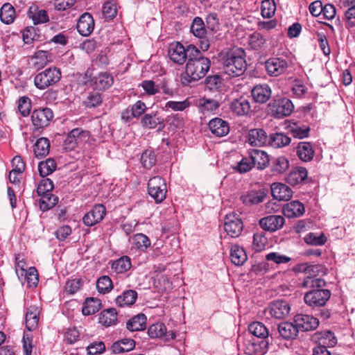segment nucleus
I'll return each instance as SVG.
<instances>
[{"instance_id":"obj_32","label":"nucleus","mask_w":355,"mask_h":355,"mask_svg":"<svg viewBox=\"0 0 355 355\" xmlns=\"http://www.w3.org/2000/svg\"><path fill=\"white\" fill-rule=\"evenodd\" d=\"M308 175L307 170L304 167H297L291 171L286 178L288 184L295 186L304 182Z\"/></svg>"},{"instance_id":"obj_11","label":"nucleus","mask_w":355,"mask_h":355,"mask_svg":"<svg viewBox=\"0 0 355 355\" xmlns=\"http://www.w3.org/2000/svg\"><path fill=\"white\" fill-rule=\"evenodd\" d=\"M287 68V60L282 58H270L265 62V69L270 76H279L284 73Z\"/></svg>"},{"instance_id":"obj_51","label":"nucleus","mask_w":355,"mask_h":355,"mask_svg":"<svg viewBox=\"0 0 355 355\" xmlns=\"http://www.w3.org/2000/svg\"><path fill=\"white\" fill-rule=\"evenodd\" d=\"M191 32L197 37L203 38L206 35V28L202 18L196 17L190 27Z\"/></svg>"},{"instance_id":"obj_9","label":"nucleus","mask_w":355,"mask_h":355,"mask_svg":"<svg viewBox=\"0 0 355 355\" xmlns=\"http://www.w3.org/2000/svg\"><path fill=\"white\" fill-rule=\"evenodd\" d=\"M224 229L231 237L236 238L241 235L243 224L239 216L233 212L225 216Z\"/></svg>"},{"instance_id":"obj_15","label":"nucleus","mask_w":355,"mask_h":355,"mask_svg":"<svg viewBox=\"0 0 355 355\" xmlns=\"http://www.w3.org/2000/svg\"><path fill=\"white\" fill-rule=\"evenodd\" d=\"M141 125L150 130L157 128L158 131H162L165 127L164 119L157 112L144 114L141 119Z\"/></svg>"},{"instance_id":"obj_20","label":"nucleus","mask_w":355,"mask_h":355,"mask_svg":"<svg viewBox=\"0 0 355 355\" xmlns=\"http://www.w3.org/2000/svg\"><path fill=\"white\" fill-rule=\"evenodd\" d=\"M266 132L262 128H254L248 131V141L253 146H263L268 144Z\"/></svg>"},{"instance_id":"obj_49","label":"nucleus","mask_w":355,"mask_h":355,"mask_svg":"<svg viewBox=\"0 0 355 355\" xmlns=\"http://www.w3.org/2000/svg\"><path fill=\"white\" fill-rule=\"evenodd\" d=\"M15 13L14 7L11 4L4 3L0 10V19L3 23L10 24L14 21Z\"/></svg>"},{"instance_id":"obj_37","label":"nucleus","mask_w":355,"mask_h":355,"mask_svg":"<svg viewBox=\"0 0 355 355\" xmlns=\"http://www.w3.org/2000/svg\"><path fill=\"white\" fill-rule=\"evenodd\" d=\"M137 298V293L134 290H126L116 299V304L121 307L132 305Z\"/></svg>"},{"instance_id":"obj_7","label":"nucleus","mask_w":355,"mask_h":355,"mask_svg":"<svg viewBox=\"0 0 355 355\" xmlns=\"http://www.w3.org/2000/svg\"><path fill=\"white\" fill-rule=\"evenodd\" d=\"M191 45L189 44L185 47L179 42L171 44L168 50L170 60L180 65L184 64L189 58V47Z\"/></svg>"},{"instance_id":"obj_35","label":"nucleus","mask_w":355,"mask_h":355,"mask_svg":"<svg viewBox=\"0 0 355 355\" xmlns=\"http://www.w3.org/2000/svg\"><path fill=\"white\" fill-rule=\"evenodd\" d=\"M116 321L117 312L114 308L105 309L99 314L98 322L105 327L114 325Z\"/></svg>"},{"instance_id":"obj_31","label":"nucleus","mask_w":355,"mask_h":355,"mask_svg":"<svg viewBox=\"0 0 355 355\" xmlns=\"http://www.w3.org/2000/svg\"><path fill=\"white\" fill-rule=\"evenodd\" d=\"M230 258L235 266H242L247 261L248 256L245 250L238 245H233L230 249Z\"/></svg>"},{"instance_id":"obj_52","label":"nucleus","mask_w":355,"mask_h":355,"mask_svg":"<svg viewBox=\"0 0 355 355\" xmlns=\"http://www.w3.org/2000/svg\"><path fill=\"white\" fill-rule=\"evenodd\" d=\"M264 196L255 191L241 196V200L247 206L257 205L263 201Z\"/></svg>"},{"instance_id":"obj_43","label":"nucleus","mask_w":355,"mask_h":355,"mask_svg":"<svg viewBox=\"0 0 355 355\" xmlns=\"http://www.w3.org/2000/svg\"><path fill=\"white\" fill-rule=\"evenodd\" d=\"M49 140L46 137H41L37 140L34 145V154L37 158L44 157L49 154Z\"/></svg>"},{"instance_id":"obj_3","label":"nucleus","mask_w":355,"mask_h":355,"mask_svg":"<svg viewBox=\"0 0 355 355\" xmlns=\"http://www.w3.org/2000/svg\"><path fill=\"white\" fill-rule=\"evenodd\" d=\"M245 52L241 48H234L229 51L223 59L224 73L232 77L240 76L247 69Z\"/></svg>"},{"instance_id":"obj_42","label":"nucleus","mask_w":355,"mask_h":355,"mask_svg":"<svg viewBox=\"0 0 355 355\" xmlns=\"http://www.w3.org/2000/svg\"><path fill=\"white\" fill-rule=\"evenodd\" d=\"M16 273L17 276L19 277V276H25V279L27 281V283L28 284L29 286H33L35 287L38 284V274L37 271L35 268L34 267H30L28 270L26 271L25 269H24L22 267L20 268V271L18 270V268H16Z\"/></svg>"},{"instance_id":"obj_55","label":"nucleus","mask_w":355,"mask_h":355,"mask_svg":"<svg viewBox=\"0 0 355 355\" xmlns=\"http://www.w3.org/2000/svg\"><path fill=\"white\" fill-rule=\"evenodd\" d=\"M141 162L146 169H150L157 162L155 153L151 150H145L141 156Z\"/></svg>"},{"instance_id":"obj_24","label":"nucleus","mask_w":355,"mask_h":355,"mask_svg":"<svg viewBox=\"0 0 355 355\" xmlns=\"http://www.w3.org/2000/svg\"><path fill=\"white\" fill-rule=\"evenodd\" d=\"M318 345L325 347H334L337 344V338L334 332L330 330L317 331L313 336Z\"/></svg>"},{"instance_id":"obj_10","label":"nucleus","mask_w":355,"mask_h":355,"mask_svg":"<svg viewBox=\"0 0 355 355\" xmlns=\"http://www.w3.org/2000/svg\"><path fill=\"white\" fill-rule=\"evenodd\" d=\"M290 311V304L284 300H277L272 302L266 309L270 315L276 319L285 318L288 315Z\"/></svg>"},{"instance_id":"obj_16","label":"nucleus","mask_w":355,"mask_h":355,"mask_svg":"<svg viewBox=\"0 0 355 355\" xmlns=\"http://www.w3.org/2000/svg\"><path fill=\"white\" fill-rule=\"evenodd\" d=\"M106 214L105 207L101 205H96L89 212L83 216V223L88 227H92L100 223Z\"/></svg>"},{"instance_id":"obj_38","label":"nucleus","mask_w":355,"mask_h":355,"mask_svg":"<svg viewBox=\"0 0 355 355\" xmlns=\"http://www.w3.org/2000/svg\"><path fill=\"white\" fill-rule=\"evenodd\" d=\"M131 239L132 246L141 252H145L150 247L151 241L150 239L142 233L134 234Z\"/></svg>"},{"instance_id":"obj_58","label":"nucleus","mask_w":355,"mask_h":355,"mask_svg":"<svg viewBox=\"0 0 355 355\" xmlns=\"http://www.w3.org/2000/svg\"><path fill=\"white\" fill-rule=\"evenodd\" d=\"M276 10V4L274 0H263L261 3V15L264 18L272 17Z\"/></svg>"},{"instance_id":"obj_23","label":"nucleus","mask_w":355,"mask_h":355,"mask_svg":"<svg viewBox=\"0 0 355 355\" xmlns=\"http://www.w3.org/2000/svg\"><path fill=\"white\" fill-rule=\"evenodd\" d=\"M92 85L96 90H105L114 83L112 76L107 72H101L92 78Z\"/></svg>"},{"instance_id":"obj_62","label":"nucleus","mask_w":355,"mask_h":355,"mask_svg":"<svg viewBox=\"0 0 355 355\" xmlns=\"http://www.w3.org/2000/svg\"><path fill=\"white\" fill-rule=\"evenodd\" d=\"M206 87L210 91H216L222 85V78L218 74L209 76L205 78Z\"/></svg>"},{"instance_id":"obj_60","label":"nucleus","mask_w":355,"mask_h":355,"mask_svg":"<svg viewBox=\"0 0 355 355\" xmlns=\"http://www.w3.org/2000/svg\"><path fill=\"white\" fill-rule=\"evenodd\" d=\"M39 30L34 26L27 27L23 31V40L24 43L31 44L34 40L39 39Z\"/></svg>"},{"instance_id":"obj_61","label":"nucleus","mask_w":355,"mask_h":355,"mask_svg":"<svg viewBox=\"0 0 355 355\" xmlns=\"http://www.w3.org/2000/svg\"><path fill=\"white\" fill-rule=\"evenodd\" d=\"M253 167V162H252L249 155L248 157H243L233 168L239 173H245L250 171Z\"/></svg>"},{"instance_id":"obj_57","label":"nucleus","mask_w":355,"mask_h":355,"mask_svg":"<svg viewBox=\"0 0 355 355\" xmlns=\"http://www.w3.org/2000/svg\"><path fill=\"white\" fill-rule=\"evenodd\" d=\"M248 43L252 49L258 50L263 47L266 39L261 33L254 32L249 36Z\"/></svg>"},{"instance_id":"obj_8","label":"nucleus","mask_w":355,"mask_h":355,"mask_svg":"<svg viewBox=\"0 0 355 355\" xmlns=\"http://www.w3.org/2000/svg\"><path fill=\"white\" fill-rule=\"evenodd\" d=\"M53 118V112L49 107L35 110L31 114V121L35 129H42L48 126Z\"/></svg>"},{"instance_id":"obj_26","label":"nucleus","mask_w":355,"mask_h":355,"mask_svg":"<svg viewBox=\"0 0 355 355\" xmlns=\"http://www.w3.org/2000/svg\"><path fill=\"white\" fill-rule=\"evenodd\" d=\"M305 211L304 205L297 200L286 203L283 207V213L287 218H297L302 216Z\"/></svg>"},{"instance_id":"obj_47","label":"nucleus","mask_w":355,"mask_h":355,"mask_svg":"<svg viewBox=\"0 0 355 355\" xmlns=\"http://www.w3.org/2000/svg\"><path fill=\"white\" fill-rule=\"evenodd\" d=\"M289 130L293 137L302 139L308 137L311 129L306 125L293 123L292 125H290Z\"/></svg>"},{"instance_id":"obj_12","label":"nucleus","mask_w":355,"mask_h":355,"mask_svg":"<svg viewBox=\"0 0 355 355\" xmlns=\"http://www.w3.org/2000/svg\"><path fill=\"white\" fill-rule=\"evenodd\" d=\"M230 108L238 116H248L252 113L250 102L244 96L234 98L230 103Z\"/></svg>"},{"instance_id":"obj_46","label":"nucleus","mask_w":355,"mask_h":355,"mask_svg":"<svg viewBox=\"0 0 355 355\" xmlns=\"http://www.w3.org/2000/svg\"><path fill=\"white\" fill-rule=\"evenodd\" d=\"M40 196L41 198L39 200V207L42 211L51 209L58 202V198L51 193H47Z\"/></svg>"},{"instance_id":"obj_44","label":"nucleus","mask_w":355,"mask_h":355,"mask_svg":"<svg viewBox=\"0 0 355 355\" xmlns=\"http://www.w3.org/2000/svg\"><path fill=\"white\" fill-rule=\"evenodd\" d=\"M291 139L287 135L276 132L271 134L268 138V144L273 148H282L291 143Z\"/></svg>"},{"instance_id":"obj_33","label":"nucleus","mask_w":355,"mask_h":355,"mask_svg":"<svg viewBox=\"0 0 355 355\" xmlns=\"http://www.w3.org/2000/svg\"><path fill=\"white\" fill-rule=\"evenodd\" d=\"M297 155L304 162H309L313 159L314 150L310 142H300L297 147Z\"/></svg>"},{"instance_id":"obj_5","label":"nucleus","mask_w":355,"mask_h":355,"mask_svg":"<svg viewBox=\"0 0 355 355\" xmlns=\"http://www.w3.org/2000/svg\"><path fill=\"white\" fill-rule=\"evenodd\" d=\"M294 110L292 101L287 98H278L272 100L267 106L268 112L277 119L289 116Z\"/></svg>"},{"instance_id":"obj_13","label":"nucleus","mask_w":355,"mask_h":355,"mask_svg":"<svg viewBox=\"0 0 355 355\" xmlns=\"http://www.w3.org/2000/svg\"><path fill=\"white\" fill-rule=\"evenodd\" d=\"M298 331H309L315 330L319 326L318 318L307 314H297L294 317Z\"/></svg>"},{"instance_id":"obj_1","label":"nucleus","mask_w":355,"mask_h":355,"mask_svg":"<svg viewBox=\"0 0 355 355\" xmlns=\"http://www.w3.org/2000/svg\"><path fill=\"white\" fill-rule=\"evenodd\" d=\"M189 58L184 73H181L180 82L184 87L189 86L205 77L211 66L210 60L195 46L189 47Z\"/></svg>"},{"instance_id":"obj_14","label":"nucleus","mask_w":355,"mask_h":355,"mask_svg":"<svg viewBox=\"0 0 355 355\" xmlns=\"http://www.w3.org/2000/svg\"><path fill=\"white\" fill-rule=\"evenodd\" d=\"M285 223V218L280 215H270L259 220L260 227L265 231L274 232L282 229Z\"/></svg>"},{"instance_id":"obj_50","label":"nucleus","mask_w":355,"mask_h":355,"mask_svg":"<svg viewBox=\"0 0 355 355\" xmlns=\"http://www.w3.org/2000/svg\"><path fill=\"white\" fill-rule=\"evenodd\" d=\"M131 266L130 258L128 256H122L113 262L112 268L114 269L117 273H123L130 270Z\"/></svg>"},{"instance_id":"obj_29","label":"nucleus","mask_w":355,"mask_h":355,"mask_svg":"<svg viewBox=\"0 0 355 355\" xmlns=\"http://www.w3.org/2000/svg\"><path fill=\"white\" fill-rule=\"evenodd\" d=\"M28 16L33 21L35 24H44L49 21L47 12L44 9H40L36 5L30 6Z\"/></svg>"},{"instance_id":"obj_36","label":"nucleus","mask_w":355,"mask_h":355,"mask_svg":"<svg viewBox=\"0 0 355 355\" xmlns=\"http://www.w3.org/2000/svg\"><path fill=\"white\" fill-rule=\"evenodd\" d=\"M298 270L300 272H304L308 274V277L317 276L320 274H326V268L322 264L303 263L298 265Z\"/></svg>"},{"instance_id":"obj_40","label":"nucleus","mask_w":355,"mask_h":355,"mask_svg":"<svg viewBox=\"0 0 355 355\" xmlns=\"http://www.w3.org/2000/svg\"><path fill=\"white\" fill-rule=\"evenodd\" d=\"M249 332L255 337L266 340L269 336V331L265 324L261 322H253L248 325Z\"/></svg>"},{"instance_id":"obj_21","label":"nucleus","mask_w":355,"mask_h":355,"mask_svg":"<svg viewBox=\"0 0 355 355\" xmlns=\"http://www.w3.org/2000/svg\"><path fill=\"white\" fill-rule=\"evenodd\" d=\"M248 155H250L252 162H253V166L257 167L258 170L265 169L270 161L268 155L261 150H250Z\"/></svg>"},{"instance_id":"obj_39","label":"nucleus","mask_w":355,"mask_h":355,"mask_svg":"<svg viewBox=\"0 0 355 355\" xmlns=\"http://www.w3.org/2000/svg\"><path fill=\"white\" fill-rule=\"evenodd\" d=\"M26 327L30 331L35 329L39 322V311L37 307L31 306L26 313Z\"/></svg>"},{"instance_id":"obj_6","label":"nucleus","mask_w":355,"mask_h":355,"mask_svg":"<svg viewBox=\"0 0 355 355\" xmlns=\"http://www.w3.org/2000/svg\"><path fill=\"white\" fill-rule=\"evenodd\" d=\"M166 184L162 178L154 176L148 180V193L155 202H162L166 198Z\"/></svg>"},{"instance_id":"obj_4","label":"nucleus","mask_w":355,"mask_h":355,"mask_svg":"<svg viewBox=\"0 0 355 355\" xmlns=\"http://www.w3.org/2000/svg\"><path fill=\"white\" fill-rule=\"evenodd\" d=\"M61 78V72L56 67H49L37 73L34 78L35 86L43 90L57 83Z\"/></svg>"},{"instance_id":"obj_28","label":"nucleus","mask_w":355,"mask_h":355,"mask_svg":"<svg viewBox=\"0 0 355 355\" xmlns=\"http://www.w3.org/2000/svg\"><path fill=\"white\" fill-rule=\"evenodd\" d=\"M103 101V94L95 89L86 93L83 105L87 108H96L101 105Z\"/></svg>"},{"instance_id":"obj_19","label":"nucleus","mask_w":355,"mask_h":355,"mask_svg":"<svg viewBox=\"0 0 355 355\" xmlns=\"http://www.w3.org/2000/svg\"><path fill=\"white\" fill-rule=\"evenodd\" d=\"M279 336L285 340H293L299 334L296 324L293 322H282L277 326Z\"/></svg>"},{"instance_id":"obj_59","label":"nucleus","mask_w":355,"mask_h":355,"mask_svg":"<svg viewBox=\"0 0 355 355\" xmlns=\"http://www.w3.org/2000/svg\"><path fill=\"white\" fill-rule=\"evenodd\" d=\"M96 288L101 293H107L112 288V282L108 276H102L96 282Z\"/></svg>"},{"instance_id":"obj_27","label":"nucleus","mask_w":355,"mask_h":355,"mask_svg":"<svg viewBox=\"0 0 355 355\" xmlns=\"http://www.w3.org/2000/svg\"><path fill=\"white\" fill-rule=\"evenodd\" d=\"M268 344L267 340H262L259 343L248 341L244 351L247 355H265L268 352Z\"/></svg>"},{"instance_id":"obj_30","label":"nucleus","mask_w":355,"mask_h":355,"mask_svg":"<svg viewBox=\"0 0 355 355\" xmlns=\"http://www.w3.org/2000/svg\"><path fill=\"white\" fill-rule=\"evenodd\" d=\"M135 347V341L132 338H123L114 343L111 350L114 354L128 352Z\"/></svg>"},{"instance_id":"obj_63","label":"nucleus","mask_w":355,"mask_h":355,"mask_svg":"<svg viewBox=\"0 0 355 355\" xmlns=\"http://www.w3.org/2000/svg\"><path fill=\"white\" fill-rule=\"evenodd\" d=\"M54 187L53 181L49 178L42 179L36 189L38 196L44 195L47 193H51Z\"/></svg>"},{"instance_id":"obj_17","label":"nucleus","mask_w":355,"mask_h":355,"mask_svg":"<svg viewBox=\"0 0 355 355\" xmlns=\"http://www.w3.org/2000/svg\"><path fill=\"white\" fill-rule=\"evenodd\" d=\"M251 95L255 103L263 104L268 102L270 98L272 89L266 83L258 84L252 89Z\"/></svg>"},{"instance_id":"obj_56","label":"nucleus","mask_w":355,"mask_h":355,"mask_svg":"<svg viewBox=\"0 0 355 355\" xmlns=\"http://www.w3.org/2000/svg\"><path fill=\"white\" fill-rule=\"evenodd\" d=\"M304 239L306 243L315 246L322 245L327 241V238L324 234H318L313 232L307 234Z\"/></svg>"},{"instance_id":"obj_22","label":"nucleus","mask_w":355,"mask_h":355,"mask_svg":"<svg viewBox=\"0 0 355 355\" xmlns=\"http://www.w3.org/2000/svg\"><path fill=\"white\" fill-rule=\"evenodd\" d=\"M211 132L216 137H221L227 135L230 132V125L227 121L216 117L209 121L208 123Z\"/></svg>"},{"instance_id":"obj_2","label":"nucleus","mask_w":355,"mask_h":355,"mask_svg":"<svg viewBox=\"0 0 355 355\" xmlns=\"http://www.w3.org/2000/svg\"><path fill=\"white\" fill-rule=\"evenodd\" d=\"M326 286L327 282L322 278H304L302 287L309 289L304 295L305 304L313 310L324 307L331 295V291L325 288Z\"/></svg>"},{"instance_id":"obj_34","label":"nucleus","mask_w":355,"mask_h":355,"mask_svg":"<svg viewBox=\"0 0 355 355\" xmlns=\"http://www.w3.org/2000/svg\"><path fill=\"white\" fill-rule=\"evenodd\" d=\"M146 325V316L143 313H139L126 322V327L130 331H142L145 329Z\"/></svg>"},{"instance_id":"obj_64","label":"nucleus","mask_w":355,"mask_h":355,"mask_svg":"<svg viewBox=\"0 0 355 355\" xmlns=\"http://www.w3.org/2000/svg\"><path fill=\"white\" fill-rule=\"evenodd\" d=\"M343 20L347 28L355 27V6H352L345 12Z\"/></svg>"},{"instance_id":"obj_25","label":"nucleus","mask_w":355,"mask_h":355,"mask_svg":"<svg viewBox=\"0 0 355 355\" xmlns=\"http://www.w3.org/2000/svg\"><path fill=\"white\" fill-rule=\"evenodd\" d=\"M271 193L276 200L287 201L292 197L293 191L283 183L275 182L271 184Z\"/></svg>"},{"instance_id":"obj_41","label":"nucleus","mask_w":355,"mask_h":355,"mask_svg":"<svg viewBox=\"0 0 355 355\" xmlns=\"http://www.w3.org/2000/svg\"><path fill=\"white\" fill-rule=\"evenodd\" d=\"M101 307V300L97 298L88 297L85 300L82 308L84 315H90L97 313Z\"/></svg>"},{"instance_id":"obj_48","label":"nucleus","mask_w":355,"mask_h":355,"mask_svg":"<svg viewBox=\"0 0 355 355\" xmlns=\"http://www.w3.org/2000/svg\"><path fill=\"white\" fill-rule=\"evenodd\" d=\"M57 164L52 158H48L45 161H42L38 164V171L40 176L44 178L54 172Z\"/></svg>"},{"instance_id":"obj_45","label":"nucleus","mask_w":355,"mask_h":355,"mask_svg":"<svg viewBox=\"0 0 355 355\" xmlns=\"http://www.w3.org/2000/svg\"><path fill=\"white\" fill-rule=\"evenodd\" d=\"M289 167V162L284 156H279L271 159V171L275 174H282Z\"/></svg>"},{"instance_id":"obj_18","label":"nucleus","mask_w":355,"mask_h":355,"mask_svg":"<svg viewBox=\"0 0 355 355\" xmlns=\"http://www.w3.org/2000/svg\"><path fill=\"white\" fill-rule=\"evenodd\" d=\"M94 28V20L92 15L89 12H85L80 15L78 19L76 28L78 32L83 36H89Z\"/></svg>"},{"instance_id":"obj_54","label":"nucleus","mask_w":355,"mask_h":355,"mask_svg":"<svg viewBox=\"0 0 355 355\" xmlns=\"http://www.w3.org/2000/svg\"><path fill=\"white\" fill-rule=\"evenodd\" d=\"M47 55L48 53L43 51H39L35 53L32 58L33 67L37 70L44 68L49 62Z\"/></svg>"},{"instance_id":"obj_53","label":"nucleus","mask_w":355,"mask_h":355,"mask_svg":"<svg viewBox=\"0 0 355 355\" xmlns=\"http://www.w3.org/2000/svg\"><path fill=\"white\" fill-rule=\"evenodd\" d=\"M148 334L152 338L164 337L166 335V327L162 322L153 324L148 329Z\"/></svg>"}]
</instances>
